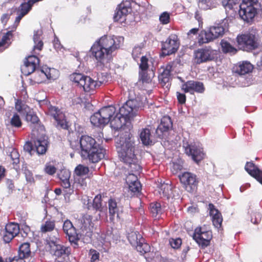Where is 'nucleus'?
Returning a JSON list of instances; mask_svg holds the SVG:
<instances>
[{"mask_svg": "<svg viewBox=\"0 0 262 262\" xmlns=\"http://www.w3.org/2000/svg\"><path fill=\"white\" fill-rule=\"evenodd\" d=\"M123 41L122 36L105 35L94 43L90 52L98 62L105 64L112 59L113 53L120 48Z\"/></svg>", "mask_w": 262, "mask_h": 262, "instance_id": "nucleus-1", "label": "nucleus"}, {"mask_svg": "<svg viewBox=\"0 0 262 262\" xmlns=\"http://www.w3.org/2000/svg\"><path fill=\"white\" fill-rule=\"evenodd\" d=\"M117 148L119 156L132 172H139L141 167L138 163L137 158L134 153V143L130 138H120L116 139Z\"/></svg>", "mask_w": 262, "mask_h": 262, "instance_id": "nucleus-2", "label": "nucleus"}, {"mask_svg": "<svg viewBox=\"0 0 262 262\" xmlns=\"http://www.w3.org/2000/svg\"><path fill=\"white\" fill-rule=\"evenodd\" d=\"M142 103L138 99H129L120 108L119 113L114 117L115 113L110 117V124L115 130L121 128L127 119L135 116Z\"/></svg>", "mask_w": 262, "mask_h": 262, "instance_id": "nucleus-3", "label": "nucleus"}, {"mask_svg": "<svg viewBox=\"0 0 262 262\" xmlns=\"http://www.w3.org/2000/svg\"><path fill=\"white\" fill-rule=\"evenodd\" d=\"M80 155L83 159L89 158L93 163L98 162L104 157L105 150L97 144L95 140L89 136H82L79 142Z\"/></svg>", "mask_w": 262, "mask_h": 262, "instance_id": "nucleus-4", "label": "nucleus"}, {"mask_svg": "<svg viewBox=\"0 0 262 262\" xmlns=\"http://www.w3.org/2000/svg\"><path fill=\"white\" fill-rule=\"evenodd\" d=\"M26 120L34 124L32 130L31 139L37 152L40 155L44 154L47 151L48 145V138L45 135L44 127L37 124L39 121L37 116L30 112L27 113Z\"/></svg>", "mask_w": 262, "mask_h": 262, "instance_id": "nucleus-5", "label": "nucleus"}, {"mask_svg": "<svg viewBox=\"0 0 262 262\" xmlns=\"http://www.w3.org/2000/svg\"><path fill=\"white\" fill-rule=\"evenodd\" d=\"M228 28V20L224 19L221 23L215 24L208 29L202 31L198 36L200 45L209 43L223 36Z\"/></svg>", "mask_w": 262, "mask_h": 262, "instance_id": "nucleus-6", "label": "nucleus"}, {"mask_svg": "<svg viewBox=\"0 0 262 262\" xmlns=\"http://www.w3.org/2000/svg\"><path fill=\"white\" fill-rule=\"evenodd\" d=\"M70 80L85 92H93L104 83V80L95 81L90 76L81 73H74L70 76Z\"/></svg>", "mask_w": 262, "mask_h": 262, "instance_id": "nucleus-7", "label": "nucleus"}, {"mask_svg": "<svg viewBox=\"0 0 262 262\" xmlns=\"http://www.w3.org/2000/svg\"><path fill=\"white\" fill-rule=\"evenodd\" d=\"M115 112L116 108L113 106L103 107L91 117V122L94 126H104L109 122L110 117Z\"/></svg>", "mask_w": 262, "mask_h": 262, "instance_id": "nucleus-8", "label": "nucleus"}, {"mask_svg": "<svg viewBox=\"0 0 262 262\" xmlns=\"http://www.w3.org/2000/svg\"><path fill=\"white\" fill-rule=\"evenodd\" d=\"M236 41L239 48L245 51L253 50L258 45L256 37L251 33L247 32L237 35Z\"/></svg>", "mask_w": 262, "mask_h": 262, "instance_id": "nucleus-9", "label": "nucleus"}, {"mask_svg": "<svg viewBox=\"0 0 262 262\" xmlns=\"http://www.w3.org/2000/svg\"><path fill=\"white\" fill-rule=\"evenodd\" d=\"M128 239L130 244L135 247L137 250L141 254H143L150 250L148 244L144 242V239L137 232H131L128 234Z\"/></svg>", "mask_w": 262, "mask_h": 262, "instance_id": "nucleus-10", "label": "nucleus"}, {"mask_svg": "<svg viewBox=\"0 0 262 262\" xmlns=\"http://www.w3.org/2000/svg\"><path fill=\"white\" fill-rule=\"evenodd\" d=\"M252 3L242 2L239 5L238 14L245 21L249 22L255 16L257 11Z\"/></svg>", "mask_w": 262, "mask_h": 262, "instance_id": "nucleus-11", "label": "nucleus"}, {"mask_svg": "<svg viewBox=\"0 0 262 262\" xmlns=\"http://www.w3.org/2000/svg\"><path fill=\"white\" fill-rule=\"evenodd\" d=\"M179 179L187 191L192 192L196 190L198 181L195 174L191 172H185L179 176Z\"/></svg>", "mask_w": 262, "mask_h": 262, "instance_id": "nucleus-12", "label": "nucleus"}, {"mask_svg": "<svg viewBox=\"0 0 262 262\" xmlns=\"http://www.w3.org/2000/svg\"><path fill=\"white\" fill-rule=\"evenodd\" d=\"M212 238L211 232L206 230L203 227H198L194 230L193 238L202 247L207 246Z\"/></svg>", "mask_w": 262, "mask_h": 262, "instance_id": "nucleus-13", "label": "nucleus"}, {"mask_svg": "<svg viewBox=\"0 0 262 262\" xmlns=\"http://www.w3.org/2000/svg\"><path fill=\"white\" fill-rule=\"evenodd\" d=\"M179 47L178 37L176 35H171L167 40L162 43V54L169 55L175 53Z\"/></svg>", "mask_w": 262, "mask_h": 262, "instance_id": "nucleus-14", "label": "nucleus"}, {"mask_svg": "<svg viewBox=\"0 0 262 262\" xmlns=\"http://www.w3.org/2000/svg\"><path fill=\"white\" fill-rule=\"evenodd\" d=\"M194 62L197 64L211 60L214 58V51L209 48L199 49L194 53Z\"/></svg>", "mask_w": 262, "mask_h": 262, "instance_id": "nucleus-15", "label": "nucleus"}, {"mask_svg": "<svg viewBox=\"0 0 262 262\" xmlns=\"http://www.w3.org/2000/svg\"><path fill=\"white\" fill-rule=\"evenodd\" d=\"M63 230L68 236L70 242L74 245L75 247L77 246V242L79 241L78 235L75 227L70 220H67L64 221L63 225Z\"/></svg>", "mask_w": 262, "mask_h": 262, "instance_id": "nucleus-16", "label": "nucleus"}, {"mask_svg": "<svg viewBox=\"0 0 262 262\" xmlns=\"http://www.w3.org/2000/svg\"><path fill=\"white\" fill-rule=\"evenodd\" d=\"M39 64V59L35 55H30L26 58L24 64L21 67V72L25 75H29L35 71Z\"/></svg>", "mask_w": 262, "mask_h": 262, "instance_id": "nucleus-17", "label": "nucleus"}, {"mask_svg": "<svg viewBox=\"0 0 262 262\" xmlns=\"http://www.w3.org/2000/svg\"><path fill=\"white\" fill-rule=\"evenodd\" d=\"M185 151L196 163L202 160L204 156L202 148L195 144L188 145L185 147Z\"/></svg>", "mask_w": 262, "mask_h": 262, "instance_id": "nucleus-18", "label": "nucleus"}, {"mask_svg": "<svg viewBox=\"0 0 262 262\" xmlns=\"http://www.w3.org/2000/svg\"><path fill=\"white\" fill-rule=\"evenodd\" d=\"M20 231L17 224L10 223L6 225L3 235V240L5 243H9L14 237L18 235Z\"/></svg>", "mask_w": 262, "mask_h": 262, "instance_id": "nucleus-19", "label": "nucleus"}, {"mask_svg": "<svg viewBox=\"0 0 262 262\" xmlns=\"http://www.w3.org/2000/svg\"><path fill=\"white\" fill-rule=\"evenodd\" d=\"M49 113L56 121L58 126L63 129H66L68 127L64 114L60 110L55 106H51L49 108Z\"/></svg>", "mask_w": 262, "mask_h": 262, "instance_id": "nucleus-20", "label": "nucleus"}, {"mask_svg": "<svg viewBox=\"0 0 262 262\" xmlns=\"http://www.w3.org/2000/svg\"><path fill=\"white\" fill-rule=\"evenodd\" d=\"M182 90L186 93L193 94L194 92L203 93L204 91L203 84L199 81H188L182 85Z\"/></svg>", "mask_w": 262, "mask_h": 262, "instance_id": "nucleus-21", "label": "nucleus"}, {"mask_svg": "<svg viewBox=\"0 0 262 262\" xmlns=\"http://www.w3.org/2000/svg\"><path fill=\"white\" fill-rule=\"evenodd\" d=\"M209 213L211 216L212 222L213 226L216 228H220L223 222V218L221 213L216 209L212 204L208 205Z\"/></svg>", "mask_w": 262, "mask_h": 262, "instance_id": "nucleus-22", "label": "nucleus"}, {"mask_svg": "<svg viewBox=\"0 0 262 262\" xmlns=\"http://www.w3.org/2000/svg\"><path fill=\"white\" fill-rule=\"evenodd\" d=\"M245 169L250 176L262 184V170L252 162H247Z\"/></svg>", "mask_w": 262, "mask_h": 262, "instance_id": "nucleus-23", "label": "nucleus"}, {"mask_svg": "<svg viewBox=\"0 0 262 262\" xmlns=\"http://www.w3.org/2000/svg\"><path fill=\"white\" fill-rule=\"evenodd\" d=\"M171 68V65L168 64L166 67L161 68L159 70V80L163 86L169 82Z\"/></svg>", "mask_w": 262, "mask_h": 262, "instance_id": "nucleus-24", "label": "nucleus"}, {"mask_svg": "<svg viewBox=\"0 0 262 262\" xmlns=\"http://www.w3.org/2000/svg\"><path fill=\"white\" fill-rule=\"evenodd\" d=\"M79 227L82 230L91 231L93 228L92 216L89 214L83 215L78 221Z\"/></svg>", "mask_w": 262, "mask_h": 262, "instance_id": "nucleus-25", "label": "nucleus"}, {"mask_svg": "<svg viewBox=\"0 0 262 262\" xmlns=\"http://www.w3.org/2000/svg\"><path fill=\"white\" fill-rule=\"evenodd\" d=\"M253 69V65L249 62L243 61L235 66V72L240 75H244L251 73Z\"/></svg>", "mask_w": 262, "mask_h": 262, "instance_id": "nucleus-26", "label": "nucleus"}, {"mask_svg": "<svg viewBox=\"0 0 262 262\" xmlns=\"http://www.w3.org/2000/svg\"><path fill=\"white\" fill-rule=\"evenodd\" d=\"M58 176L61 181V185L64 188H69L71 186L70 178L71 177L70 171L66 169H61L58 173Z\"/></svg>", "mask_w": 262, "mask_h": 262, "instance_id": "nucleus-27", "label": "nucleus"}, {"mask_svg": "<svg viewBox=\"0 0 262 262\" xmlns=\"http://www.w3.org/2000/svg\"><path fill=\"white\" fill-rule=\"evenodd\" d=\"M12 37V33L11 31L0 34V51H3L9 46Z\"/></svg>", "mask_w": 262, "mask_h": 262, "instance_id": "nucleus-28", "label": "nucleus"}, {"mask_svg": "<svg viewBox=\"0 0 262 262\" xmlns=\"http://www.w3.org/2000/svg\"><path fill=\"white\" fill-rule=\"evenodd\" d=\"M42 34V32L41 30H37L34 31L33 35V40L34 42L33 51L34 53H36V50L40 51L42 49L43 46V42L41 38Z\"/></svg>", "mask_w": 262, "mask_h": 262, "instance_id": "nucleus-29", "label": "nucleus"}, {"mask_svg": "<svg viewBox=\"0 0 262 262\" xmlns=\"http://www.w3.org/2000/svg\"><path fill=\"white\" fill-rule=\"evenodd\" d=\"M89 181V179L88 177H79L75 176L74 186L76 187L77 189L84 190L87 187V184Z\"/></svg>", "mask_w": 262, "mask_h": 262, "instance_id": "nucleus-30", "label": "nucleus"}, {"mask_svg": "<svg viewBox=\"0 0 262 262\" xmlns=\"http://www.w3.org/2000/svg\"><path fill=\"white\" fill-rule=\"evenodd\" d=\"M171 127L172 122L170 118L167 116H164L161 119V124L158 126L157 132L158 133L159 131L166 132Z\"/></svg>", "mask_w": 262, "mask_h": 262, "instance_id": "nucleus-31", "label": "nucleus"}, {"mask_svg": "<svg viewBox=\"0 0 262 262\" xmlns=\"http://www.w3.org/2000/svg\"><path fill=\"white\" fill-rule=\"evenodd\" d=\"M108 205L111 220H113L115 215H116L117 217L118 218L119 208L116 201L114 199H110L108 202Z\"/></svg>", "mask_w": 262, "mask_h": 262, "instance_id": "nucleus-32", "label": "nucleus"}, {"mask_svg": "<svg viewBox=\"0 0 262 262\" xmlns=\"http://www.w3.org/2000/svg\"><path fill=\"white\" fill-rule=\"evenodd\" d=\"M149 209L152 216L156 219H159L163 212L161 204L158 202L151 203Z\"/></svg>", "mask_w": 262, "mask_h": 262, "instance_id": "nucleus-33", "label": "nucleus"}, {"mask_svg": "<svg viewBox=\"0 0 262 262\" xmlns=\"http://www.w3.org/2000/svg\"><path fill=\"white\" fill-rule=\"evenodd\" d=\"M54 254L57 257H60L63 255H69L70 253V249L69 247L61 245H56L52 249Z\"/></svg>", "mask_w": 262, "mask_h": 262, "instance_id": "nucleus-34", "label": "nucleus"}, {"mask_svg": "<svg viewBox=\"0 0 262 262\" xmlns=\"http://www.w3.org/2000/svg\"><path fill=\"white\" fill-rule=\"evenodd\" d=\"M30 253L29 244L25 243L19 246L17 256L24 259L30 256Z\"/></svg>", "mask_w": 262, "mask_h": 262, "instance_id": "nucleus-35", "label": "nucleus"}, {"mask_svg": "<svg viewBox=\"0 0 262 262\" xmlns=\"http://www.w3.org/2000/svg\"><path fill=\"white\" fill-rule=\"evenodd\" d=\"M154 74L152 70H147L139 72V78L143 83H149L151 82Z\"/></svg>", "mask_w": 262, "mask_h": 262, "instance_id": "nucleus-36", "label": "nucleus"}, {"mask_svg": "<svg viewBox=\"0 0 262 262\" xmlns=\"http://www.w3.org/2000/svg\"><path fill=\"white\" fill-rule=\"evenodd\" d=\"M140 137L143 144L149 145L152 143L149 129L147 128L143 129L140 133Z\"/></svg>", "mask_w": 262, "mask_h": 262, "instance_id": "nucleus-37", "label": "nucleus"}, {"mask_svg": "<svg viewBox=\"0 0 262 262\" xmlns=\"http://www.w3.org/2000/svg\"><path fill=\"white\" fill-rule=\"evenodd\" d=\"M46 79V75L43 71V69L37 70L35 72L33 79L31 80L34 83H40Z\"/></svg>", "mask_w": 262, "mask_h": 262, "instance_id": "nucleus-38", "label": "nucleus"}, {"mask_svg": "<svg viewBox=\"0 0 262 262\" xmlns=\"http://www.w3.org/2000/svg\"><path fill=\"white\" fill-rule=\"evenodd\" d=\"M43 71L46 75V79L55 80L59 75V71L54 68H43Z\"/></svg>", "mask_w": 262, "mask_h": 262, "instance_id": "nucleus-39", "label": "nucleus"}, {"mask_svg": "<svg viewBox=\"0 0 262 262\" xmlns=\"http://www.w3.org/2000/svg\"><path fill=\"white\" fill-rule=\"evenodd\" d=\"M89 172V167L82 164L77 165L74 170L75 176L80 177H87L86 174H88Z\"/></svg>", "mask_w": 262, "mask_h": 262, "instance_id": "nucleus-40", "label": "nucleus"}, {"mask_svg": "<svg viewBox=\"0 0 262 262\" xmlns=\"http://www.w3.org/2000/svg\"><path fill=\"white\" fill-rule=\"evenodd\" d=\"M221 46L222 50L225 53H230L232 54H235L237 50L233 47H232L228 42L225 40H222L221 41Z\"/></svg>", "mask_w": 262, "mask_h": 262, "instance_id": "nucleus-41", "label": "nucleus"}, {"mask_svg": "<svg viewBox=\"0 0 262 262\" xmlns=\"http://www.w3.org/2000/svg\"><path fill=\"white\" fill-rule=\"evenodd\" d=\"M102 195L100 194L97 195L93 200V208L97 210L102 211Z\"/></svg>", "mask_w": 262, "mask_h": 262, "instance_id": "nucleus-42", "label": "nucleus"}, {"mask_svg": "<svg viewBox=\"0 0 262 262\" xmlns=\"http://www.w3.org/2000/svg\"><path fill=\"white\" fill-rule=\"evenodd\" d=\"M54 228V222L51 221H47L44 224H42L40 227V230L42 232L46 233L52 231Z\"/></svg>", "mask_w": 262, "mask_h": 262, "instance_id": "nucleus-43", "label": "nucleus"}, {"mask_svg": "<svg viewBox=\"0 0 262 262\" xmlns=\"http://www.w3.org/2000/svg\"><path fill=\"white\" fill-rule=\"evenodd\" d=\"M171 186L168 184H161L159 187V192H162L164 196L169 197L170 196L171 191Z\"/></svg>", "mask_w": 262, "mask_h": 262, "instance_id": "nucleus-44", "label": "nucleus"}, {"mask_svg": "<svg viewBox=\"0 0 262 262\" xmlns=\"http://www.w3.org/2000/svg\"><path fill=\"white\" fill-rule=\"evenodd\" d=\"M118 9L125 17H126L127 15L131 11V8L129 6V3L127 2L120 4L119 6Z\"/></svg>", "mask_w": 262, "mask_h": 262, "instance_id": "nucleus-45", "label": "nucleus"}, {"mask_svg": "<svg viewBox=\"0 0 262 262\" xmlns=\"http://www.w3.org/2000/svg\"><path fill=\"white\" fill-rule=\"evenodd\" d=\"M199 6L203 9L207 10L213 7L211 0H199Z\"/></svg>", "mask_w": 262, "mask_h": 262, "instance_id": "nucleus-46", "label": "nucleus"}, {"mask_svg": "<svg viewBox=\"0 0 262 262\" xmlns=\"http://www.w3.org/2000/svg\"><path fill=\"white\" fill-rule=\"evenodd\" d=\"M222 3L226 10L233 9L236 5L234 0H222Z\"/></svg>", "mask_w": 262, "mask_h": 262, "instance_id": "nucleus-47", "label": "nucleus"}, {"mask_svg": "<svg viewBox=\"0 0 262 262\" xmlns=\"http://www.w3.org/2000/svg\"><path fill=\"white\" fill-rule=\"evenodd\" d=\"M10 123L13 126L16 127H19L21 126V122L19 116L16 114H15L13 116L11 119Z\"/></svg>", "mask_w": 262, "mask_h": 262, "instance_id": "nucleus-48", "label": "nucleus"}, {"mask_svg": "<svg viewBox=\"0 0 262 262\" xmlns=\"http://www.w3.org/2000/svg\"><path fill=\"white\" fill-rule=\"evenodd\" d=\"M114 19L115 21H118L120 23L124 22L126 20V17L122 14L121 12L118 9L114 16Z\"/></svg>", "mask_w": 262, "mask_h": 262, "instance_id": "nucleus-49", "label": "nucleus"}, {"mask_svg": "<svg viewBox=\"0 0 262 262\" xmlns=\"http://www.w3.org/2000/svg\"><path fill=\"white\" fill-rule=\"evenodd\" d=\"M9 156L14 164H17L19 163V155L16 149H13Z\"/></svg>", "mask_w": 262, "mask_h": 262, "instance_id": "nucleus-50", "label": "nucleus"}, {"mask_svg": "<svg viewBox=\"0 0 262 262\" xmlns=\"http://www.w3.org/2000/svg\"><path fill=\"white\" fill-rule=\"evenodd\" d=\"M129 190L133 192H139L141 188V186L139 182H134L128 184Z\"/></svg>", "mask_w": 262, "mask_h": 262, "instance_id": "nucleus-51", "label": "nucleus"}, {"mask_svg": "<svg viewBox=\"0 0 262 262\" xmlns=\"http://www.w3.org/2000/svg\"><path fill=\"white\" fill-rule=\"evenodd\" d=\"M159 20L163 25H166L169 23L170 20V15L167 12H163L159 17Z\"/></svg>", "mask_w": 262, "mask_h": 262, "instance_id": "nucleus-52", "label": "nucleus"}, {"mask_svg": "<svg viewBox=\"0 0 262 262\" xmlns=\"http://www.w3.org/2000/svg\"><path fill=\"white\" fill-rule=\"evenodd\" d=\"M139 67L140 69V71L148 70V59L146 56H142Z\"/></svg>", "mask_w": 262, "mask_h": 262, "instance_id": "nucleus-53", "label": "nucleus"}, {"mask_svg": "<svg viewBox=\"0 0 262 262\" xmlns=\"http://www.w3.org/2000/svg\"><path fill=\"white\" fill-rule=\"evenodd\" d=\"M169 244L172 248L178 249L182 244V241L179 238L176 239L171 238L169 239Z\"/></svg>", "mask_w": 262, "mask_h": 262, "instance_id": "nucleus-54", "label": "nucleus"}, {"mask_svg": "<svg viewBox=\"0 0 262 262\" xmlns=\"http://www.w3.org/2000/svg\"><path fill=\"white\" fill-rule=\"evenodd\" d=\"M15 108L19 112H27V107L22 102L19 100H17L15 102Z\"/></svg>", "mask_w": 262, "mask_h": 262, "instance_id": "nucleus-55", "label": "nucleus"}, {"mask_svg": "<svg viewBox=\"0 0 262 262\" xmlns=\"http://www.w3.org/2000/svg\"><path fill=\"white\" fill-rule=\"evenodd\" d=\"M89 256H90L91 261L95 262L99 259V253L95 250L91 249L89 251Z\"/></svg>", "mask_w": 262, "mask_h": 262, "instance_id": "nucleus-56", "label": "nucleus"}, {"mask_svg": "<svg viewBox=\"0 0 262 262\" xmlns=\"http://www.w3.org/2000/svg\"><path fill=\"white\" fill-rule=\"evenodd\" d=\"M139 182L137 176L134 173H129L126 178V182L127 184Z\"/></svg>", "mask_w": 262, "mask_h": 262, "instance_id": "nucleus-57", "label": "nucleus"}, {"mask_svg": "<svg viewBox=\"0 0 262 262\" xmlns=\"http://www.w3.org/2000/svg\"><path fill=\"white\" fill-rule=\"evenodd\" d=\"M142 47L141 46L135 47L132 52V55L135 59L139 57V55L142 53Z\"/></svg>", "mask_w": 262, "mask_h": 262, "instance_id": "nucleus-58", "label": "nucleus"}, {"mask_svg": "<svg viewBox=\"0 0 262 262\" xmlns=\"http://www.w3.org/2000/svg\"><path fill=\"white\" fill-rule=\"evenodd\" d=\"M199 29L198 28H193L189 30L187 33V36L190 39H193L194 37H196L198 34Z\"/></svg>", "mask_w": 262, "mask_h": 262, "instance_id": "nucleus-59", "label": "nucleus"}, {"mask_svg": "<svg viewBox=\"0 0 262 262\" xmlns=\"http://www.w3.org/2000/svg\"><path fill=\"white\" fill-rule=\"evenodd\" d=\"M45 171L46 173L49 174H53L56 172L55 167L51 165H47L45 168Z\"/></svg>", "mask_w": 262, "mask_h": 262, "instance_id": "nucleus-60", "label": "nucleus"}, {"mask_svg": "<svg viewBox=\"0 0 262 262\" xmlns=\"http://www.w3.org/2000/svg\"><path fill=\"white\" fill-rule=\"evenodd\" d=\"M53 45L54 48L57 51H60L62 49V46L61 45L59 40L57 37H55L53 41Z\"/></svg>", "mask_w": 262, "mask_h": 262, "instance_id": "nucleus-61", "label": "nucleus"}, {"mask_svg": "<svg viewBox=\"0 0 262 262\" xmlns=\"http://www.w3.org/2000/svg\"><path fill=\"white\" fill-rule=\"evenodd\" d=\"M177 96L178 100L180 103L183 104L185 102L186 96H185V94L177 92Z\"/></svg>", "mask_w": 262, "mask_h": 262, "instance_id": "nucleus-62", "label": "nucleus"}, {"mask_svg": "<svg viewBox=\"0 0 262 262\" xmlns=\"http://www.w3.org/2000/svg\"><path fill=\"white\" fill-rule=\"evenodd\" d=\"M6 262H25L24 259L15 256L13 258H10L9 259L6 260Z\"/></svg>", "mask_w": 262, "mask_h": 262, "instance_id": "nucleus-63", "label": "nucleus"}, {"mask_svg": "<svg viewBox=\"0 0 262 262\" xmlns=\"http://www.w3.org/2000/svg\"><path fill=\"white\" fill-rule=\"evenodd\" d=\"M9 15L7 14H4L1 17V21L2 23L6 24L9 19Z\"/></svg>", "mask_w": 262, "mask_h": 262, "instance_id": "nucleus-64", "label": "nucleus"}]
</instances>
